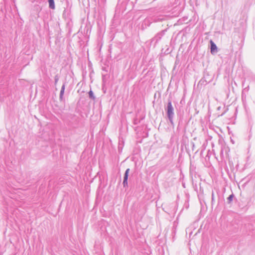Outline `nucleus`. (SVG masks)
Masks as SVG:
<instances>
[{"instance_id":"5","label":"nucleus","mask_w":255,"mask_h":255,"mask_svg":"<svg viewBox=\"0 0 255 255\" xmlns=\"http://www.w3.org/2000/svg\"><path fill=\"white\" fill-rule=\"evenodd\" d=\"M64 90H65V86L63 85V86H62V87L61 88V92H60V96H61V97H62V95H63L64 92Z\"/></svg>"},{"instance_id":"7","label":"nucleus","mask_w":255,"mask_h":255,"mask_svg":"<svg viewBox=\"0 0 255 255\" xmlns=\"http://www.w3.org/2000/svg\"><path fill=\"white\" fill-rule=\"evenodd\" d=\"M232 198H233V196H232V195H230V196L229 197L228 199H229V200H230V201H231V200H232Z\"/></svg>"},{"instance_id":"2","label":"nucleus","mask_w":255,"mask_h":255,"mask_svg":"<svg viewBox=\"0 0 255 255\" xmlns=\"http://www.w3.org/2000/svg\"><path fill=\"white\" fill-rule=\"evenodd\" d=\"M129 171V169H127L126 171L125 176H124V180L123 181V185L124 186H128V173Z\"/></svg>"},{"instance_id":"1","label":"nucleus","mask_w":255,"mask_h":255,"mask_svg":"<svg viewBox=\"0 0 255 255\" xmlns=\"http://www.w3.org/2000/svg\"><path fill=\"white\" fill-rule=\"evenodd\" d=\"M167 114H168V116L169 118L171 120L172 119V115L173 114V109L172 106V104H171V102H169L168 103Z\"/></svg>"},{"instance_id":"3","label":"nucleus","mask_w":255,"mask_h":255,"mask_svg":"<svg viewBox=\"0 0 255 255\" xmlns=\"http://www.w3.org/2000/svg\"><path fill=\"white\" fill-rule=\"evenodd\" d=\"M211 43V52L214 53L217 51V46L212 40L210 41Z\"/></svg>"},{"instance_id":"6","label":"nucleus","mask_w":255,"mask_h":255,"mask_svg":"<svg viewBox=\"0 0 255 255\" xmlns=\"http://www.w3.org/2000/svg\"><path fill=\"white\" fill-rule=\"evenodd\" d=\"M89 94L90 98H91L92 99H94V94L92 91H90L89 92Z\"/></svg>"},{"instance_id":"8","label":"nucleus","mask_w":255,"mask_h":255,"mask_svg":"<svg viewBox=\"0 0 255 255\" xmlns=\"http://www.w3.org/2000/svg\"><path fill=\"white\" fill-rule=\"evenodd\" d=\"M57 80H58V79H56V81L55 82H57Z\"/></svg>"},{"instance_id":"4","label":"nucleus","mask_w":255,"mask_h":255,"mask_svg":"<svg viewBox=\"0 0 255 255\" xmlns=\"http://www.w3.org/2000/svg\"><path fill=\"white\" fill-rule=\"evenodd\" d=\"M49 7L52 9L55 8L54 0H48Z\"/></svg>"}]
</instances>
